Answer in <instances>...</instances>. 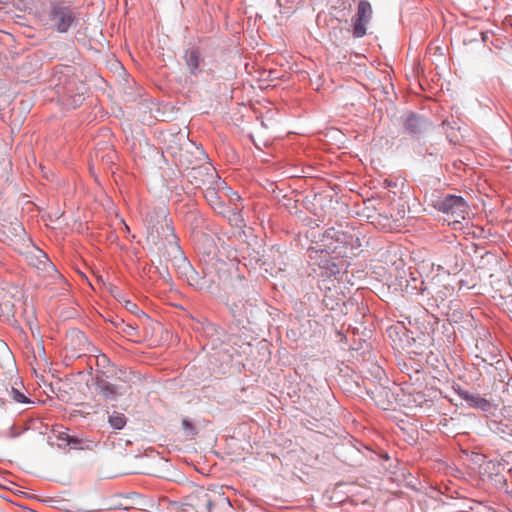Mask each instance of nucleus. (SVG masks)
<instances>
[{
	"mask_svg": "<svg viewBox=\"0 0 512 512\" xmlns=\"http://www.w3.org/2000/svg\"><path fill=\"white\" fill-rule=\"evenodd\" d=\"M147 227V241L162 251L163 256L186 270L190 285L197 284V273L187 262L175 235L171 221L168 219L166 209L149 212L145 216Z\"/></svg>",
	"mask_w": 512,
	"mask_h": 512,
	"instance_id": "1",
	"label": "nucleus"
},
{
	"mask_svg": "<svg viewBox=\"0 0 512 512\" xmlns=\"http://www.w3.org/2000/svg\"><path fill=\"white\" fill-rule=\"evenodd\" d=\"M366 207L361 212L355 211L358 216L366 217L367 220L377 228L385 231L399 230L402 226V220L405 217V210L399 207V204H391L387 206L386 202H378V206H374L372 201H368Z\"/></svg>",
	"mask_w": 512,
	"mask_h": 512,
	"instance_id": "2",
	"label": "nucleus"
},
{
	"mask_svg": "<svg viewBox=\"0 0 512 512\" xmlns=\"http://www.w3.org/2000/svg\"><path fill=\"white\" fill-rule=\"evenodd\" d=\"M433 206L438 211L449 215L454 223H460L468 215V205L461 196L442 195L434 200Z\"/></svg>",
	"mask_w": 512,
	"mask_h": 512,
	"instance_id": "3",
	"label": "nucleus"
},
{
	"mask_svg": "<svg viewBox=\"0 0 512 512\" xmlns=\"http://www.w3.org/2000/svg\"><path fill=\"white\" fill-rule=\"evenodd\" d=\"M50 27L65 33L76 21L75 13L65 6H53L49 12Z\"/></svg>",
	"mask_w": 512,
	"mask_h": 512,
	"instance_id": "4",
	"label": "nucleus"
},
{
	"mask_svg": "<svg viewBox=\"0 0 512 512\" xmlns=\"http://www.w3.org/2000/svg\"><path fill=\"white\" fill-rule=\"evenodd\" d=\"M372 14L371 4L367 0L360 1L354 23V37H362L367 33V24L371 21Z\"/></svg>",
	"mask_w": 512,
	"mask_h": 512,
	"instance_id": "5",
	"label": "nucleus"
},
{
	"mask_svg": "<svg viewBox=\"0 0 512 512\" xmlns=\"http://www.w3.org/2000/svg\"><path fill=\"white\" fill-rule=\"evenodd\" d=\"M29 263L39 270L54 272L55 267L48 259L47 255L40 249L34 248L28 255Z\"/></svg>",
	"mask_w": 512,
	"mask_h": 512,
	"instance_id": "6",
	"label": "nucleus"
},
{
	"mask_svg": "<svg viewBox=\"0 0 512 512\" xmlns=\"http://www.w3.org/2000/svg\"><path fill=\"white\" fill-rule=\"evenodd\" d=\"M127 385L125 384H112L107 381H99L98 389L106 399H115L117 396L123 395L126 392Z\"/></svg>",
	"mask_w": 512,
	"mask_h": 512,
	"instance_id": "7",
	"label": "nucleus"
},
{
	"mask_svg": "<svg viewBox=\"0 0 512 512\" xmlns=\"http://www.w3.org/2000/svg\"><path fill=\"white\" fill-rule=\"evenodd\" d=\"M192 173L193 178L196 179V184L198 186L200 185H206L211 184L212 179L216 177L215 170L211 168L210 166H199V167H192Z\"/></svg>",
	"mask_w": 512,
	"mask_h": 512,
	"instance_id": "8",
	"label": "nucleus"
},
{
	"mask_svg": "<svg viewBox=\"0 0 512 512\" xmlns=\"http://www.w3.org/2000/svg\"><path fill=\"white\" fill-rule=\"evenodd\" d=\"M13 297L6 291H0V318L9 320L15 313Z\"/></svg>",
	"mask_w": 512,
	"mask_h": 512,
	"instance_id": "9",
	"label": "nucleus"
},
{
	"mask_svg": "<svg viewBox=\"0 0 512 512\" xmlns=\"http://www.w3.org/2000/svg\"><path fill=\"white\" fill-rule=\"evenodd\" d=\"M222 183L217 184L218 191L215 190L214 187H207L204 193V196L208 203L214 208H221L222 207V196H226V192L223 191V189H220V185Z\"/></svg>",
	"mask_w": 512,
	"mask_h": 512,
	"instance_id": "10",
	"label": "nucleus"
},
{
	"mask_svg": "<svg viewBox=\"0 0 512 512\" xmlns=\"http://www.w3.org/2000/svg\"><path fill=\"white\" fill-rule=\"evenodd\" d=\"M119 333H122L128 339L138 342L140 340L139 331L136 326L131 323H125L123 320L115 324Z\"/></svg>",
	"mask_w": 512,
	"mask_h": 512,
	"instance_id": "11",
	"label": "nucleus"
},
{
	"mask_svg": "<svg viewBox=\"0 0 512 512\" xmlns=\"http://www.w3.org/2000/svg\"><path fill=\"white\" fill-rule=\"evenodd\" d=\"M425 120L414 115V114H411L409 116H407L406 120H405V129L410 133V134H418V133H421L423 131V129L425 128Z\"/></svg>",
	"mask_w": 512,
	"mask_h": 512,
	"instance_id": "12",
	"label": "nucleus"
},
{
	"mask_svg": "<svg viewBox=\"0 0 512 512\" xmlns=\"http://www.w3.org/2000/svg\"><path fill=\"white\" fill-rule=\"evenodd\" d=\"M108 423L115 430H121L127 423V417L118 411H113L108 415Z\"/></svg>",
	"mask_w": 512,
	"mask_h": 512,
	"instance_id": "13",
	"label": "nucleus"
},
{
	"mask_svg": "<svg viewBox=\"0 0 512 512\" xmlns=\"http://www.w3.org/2000/svg\"><path fill=\"white\" fill-rule=\"evenodd\" d=\"M464 398L471 406L480 408L482 410H487L490 405L489 401L480 395L466 394Z\"/></svg>",
	"mask_w": 512,
	"mask_h": 512,
	"instance_id": "14",
	"label": "nucleus"
},
{
	"mask_svg": "<svg viewBox=\"0 0 512 512\" xmlns=\"http://www.w3.org/2000/svg\"><path fill=\"white\" fill-rule=\"evenodd\" d=\"M186 63L191 73H195L199 67L200 56L197 50H190L186 54Z\"/></svg>",
	"mask_w": 512,
	"mask_h": 512,
	"instance_id": "15",
	"label": "nucleus"
},
{
	"mask_svg": "<svg viewBox=\"0 0 512 512\" xmlns=\"http://www.w3.org/2000/svg\"><path fill=\"white\" fill-rule=\"evenodd\" d=\"M10 395L12 397V399L17 402V403H29V399L20 391L18 390L17 388H12L11 389V392H10Z\"/></svg>",
	"mask_w": 512,
	"mask_h": 512,
	"instance_id": "16",
	"label": "nucleus"
},
{
	"mask_svg": "<svg viewBox=\"0 0 512 512\" xmlns=\"http://www.w3.org/2000/svg\"><path fill=\"white\" fill-rule=\"evenodd\" d=\"M182 427H183L186 431H192V432L194 431V428H193L192 424H191V423H190V421H189V420H187V419H184V420L182 421Z\"/></svg>",
	"mask_w": 512,
	"mask_h": 512,
	"instance_id": "17",
	"label": "nucleus"
},
{
	"mask_svg": "<svg viewBox=\"0 0 512 512\" xmlns=\"http://www.w3.org/2000/svg\"><path fill=\"white\" fill-rule=\"evenodd\" d=\"M360 349L363 350L362 354L369 353L371 350V345L367 341H364V344L361 345V347L357 348V350H360Z\"/></svg>",
	"mask_w": 512,
	"mask_h": 512,
	"instance_id": "18",
	"label": "nucleus"
},
{
	"mask_svg": "<svg viewBox=\"0 0 512 512\" xmlns=\"http://www.w3.org/2000/svg\"><path fill=\"white\" fill-rule=\"evenodd\" d=\"M37 347H38V353H39V356H40V357H44V356H45V350H44V346H43V344H42V342H41V341H39V342L37 343Z\"/></svg>",
	"mask_w": 512,
	"mask_h": 512,
	"instance_id": "19",
	"label": "nucleus"
},
{
	"mask_svg": "<svg viewBox=\"0 0 512 512\" xmlns=\"http://www.w3.org/2000/svg\"><path fill=\"white\" fill-rule=\"evenodd\" d=\"M363 447L368 451L370 458L374 461H377V458H378L377 454L374 453L372 450H370L368 447H366V446H363Z\"/></svg>",
	"mask_w": 512,
	"mask_h": 512,
	"instance_id": "20",
	"label": "nucleus"
},
{
	"mask_svg": "<svg viewBox=\"0 0 512 512\" xmlns=\"http://www.w3.org/2000/svg\"><path fill=\"white\" fill-rule=\"evenodd\" d=\"M204 497H205V501H206V505H207V510L210 511L211 507H212V501L209 498L208 494H205Z\"/></svg>",
	"mask_w": 512,
	"mask_h": 512,
	"instance_id": "21",
	"label": "nucleus"
},
{
	"mask_svg": "<svg viewBox=\"0 0 512 512\" xmlns=\"http://www.w3.org/2000/svg\"><path fill=\"white\" fill-rule=\"evenodd\" d=\"M197 152H198L199 155L202 156V159H205V155H204V152L202 150L197 149Z\"/></svg>",
	"mask_w": 512,
	"mask_h": 512,
	"instance_id": "22",
	"label": "nucleus"
},
{
	"mask_svg": "<svg viewBox=\"0 0 512 512\" xmlns=\"http://www.w3.org/2000/svg\"><path fill=\"white\" fill-rule=\"evenodd\" d=\"M128 305L135 306V304L131 303L130 301H127V303H126V307H128Z\"/></svg>",
	"mask_w": 512,
	"mask_h": 512,
	"instance_id": "23",
	"label": "nucleus"
},
{
	"mask_svg": "<svg viewBox=\"0 0 512 512\" xmlns=\"http://www.w3.org/2000/svg\"><path fill=\"white\" fill-rule=\"evenodd\" d=\"M354 449H357V451H358L359 453L361 452L360 448L356 447L355 445H354Z\"/></svg>",
	"mask_w": 512,
	"mask_h": 512,
	"instance_id": "24",
	"label": "nucleus"
}]
</instances>
